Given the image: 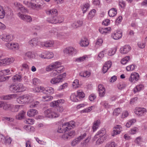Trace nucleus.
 Masks as SVG:
<instances>
[{"label":"nucleus","mask_w":147,"mask_h":147,"mask_svg":"<svg viewBox=\"0 0 147 147\" xmlns=\"http://www.w3.org/2000/svg\"><path fill=\"white\" fill-rule=\"evenodd\" d=\"M126 86V84L123 82H119L117 84L118 88L120 90L123 89Z\"/></svg>","instance_id":"obj_47"},{"label":"nucleus","mask_w":147,"mask_h":147,"mask_svg":"<svg viewBox=\"0 0 147 147\" xmlns=\"http://www.w3.org/2000/svg\"><path fill=\"white\" fill-rule=\"evenodd\" d=\"M144 87V86L142 84L137 86L134 89V93H136V92L140 91Z\"/></svg>","instance_id":"obj_34"},{"label":"nucleus","mask_w":147,"mask_h":147,"mask_svg":"<svg viewBox=\"0 0 147 147\" xmlns=\"http://www.w3.org/2000/svg\"><path fill=\"white\" fill-rule=\"evenodd\" d=\"M139 78V75L138 73L134 72L131 74L129 80L131 82H135L138 80Z\"/></svg>","instance_id":"obj_12"},{"label":"nucleus","mask_w":147,"mask_h":147,"mask_svg":"<svg viewBox=\"0 0 147 147\" xmlns=\"http://www.w3.org/2000/svg\"><path fill=\"white\" fill-rule=\"evenodd\" d=\"M80 44L82 47H86L89 44L88 41L86 37H84L81 39Z\"/></svg>","instance_id":"obj_24"},{"label":"nucleus","mask_w":147,"mask_h":147,"mask_svg":"<svg viewBox=\"0 0 147 147\" xmlns=\"http://www.w3.org/2000/svg\"><path fill=\"white\" fill-rule=\"evenodd\" d=\"M75 127V125L74 123H72V125L70 123H65V124L63 125L62 126H59L57 131L59 133L66 132L67 131L70 130Z\"/></svg>","instance_id":"obj_1"},{"label":"nucleus","mask_w":147,"mask_h":147,"mask_svg":"<svg viewBox=\"0 0 147 147\" xmlns=\"http://www.w3.org/2000/svg\"><path fill=\"white\" fill-rule=\"evenodd\" d=\"M100 123V122L99 120H97L94 122L92 127L93 131H95L97 129Z\"/></svg>","instance_id":"obj_38"},{"label":"nucleus","mask_w":147,"mask_h":147,"mask_svg":"<svg viewBox=\"0 0 147 147\" xmlns=\"http://www.w3.org/2000/svg\"><path fill=\"white\" fill-rule=\"evenodd\" d=\"M94 106H91L90 107H89L88 108L86 109L81 111L80 113H87L90 112L92 109H94Z\"/></svg>","instance_id":"obj_40"},{"label":"nucleus","mask_w":147,"mask_h":147,"mask_svg":"<svg viewBox=\"0 0 147 147\" xmlns=\"http://www.w3.org/2000/svg\"><path fill=\"white\" fill-rule=\"evenodd\" d=\"M99 32L102 34L104 33H106V28H100L99 29Z\"/></svg>","instance_id":"obj_64"},{"label":"nucleus","mask_w":147,"mask_h":147,"mask_svg":"<svg viewBox=\"0 0 147 147\" xmlns=\"http://www.w3.org/2000/svg\"><path fill=\"white\" fill-rule=\"evenodd\" d=\"M107 138V135H104L103 136L100 137L96 142V144H99L102 143Z\"/></svg>","instance_id":"obj_30"},{"label":"nucleus","mask_w":147,"mask_h":147,"mask_svg":"<svg viewBox=\"0 0 147 147\" xmlns=\"http://www.w3.org/2000/svg\"><path fill=\"white\" fill-rule=\"evenodd\" d=\"M121 111L120 108H116L114 110L113 112V114L114 115L117 116L120 113Z\"/></svg>","instance_id":"obj_56"},{"label":"nucleus","mask_w":147,"mask_h":147,"mask_svg":"<svg viewBox=\"0 0 147 147\" xmlns=\"http://www.w3.org/2000/svg\"><path fill=\"white\" fill-rule=\"evenodd\" d=\"M43 98L45 100V101H48L51 100L53 98V97L51 96L46 95Z\"/></svg>","instance_id":"obj_58"},{"label":"nucleus","mask_w":147,"mask_h":147,"mask_svg":"<svg viewBox=\"0 0 147 147\" xmlns=\"http://www.w3.org/2000/svg\"><path fill=\"white\" fill-rule=\"evenodd\" d=\"M86 136V133L82 134L77 138L71 142V145L73 146H75L77 144L80 142L81 140H83Z\"/></svg>","instance_id":"obj_8"},{"label":"nucleus","mask_w":147,"mask_h":147,"mask_svg":"<svg viewBox=\"0 0 147 147\" xmlns=\"http://www.w3.org/2000/svg\"><path fill=\"white\" fill-rule=\"evenodd\" d=\"M64 53L68 54L69 55L72 56L75 54L77 51L76 49L72 47H67L63 50Z\"/></svg>","instance_id":"obj_6"},{"label":"nucleus","mask_w":147,"mask_h":147,"mask_svg":"<svg viewBox=\"0 0 147 147\" xmlns=\"http://www.w3.org/2000/svg\"><path fill=\"white\" fill-rule=\"evenodd\" d=\"M26 56L29 58H33L35 57L34 54L33 53L30 51H28L25 53Z\"/></svg>","instance_id":"obj_45"},{"label":"nucleus","mask_w":147,"mask_h":147,"mask_svg":"<svg viewBox=\"0 0 147 147\" xmlns=\"http://www.w3.org/2000/svg\"><path fill=\"white\" fill-rule=\"evenodd\" d=\"M44 90H45V88L43 87L42 88L41 86L36 87L33 89V90L34 92H43Z\"/></svg>","instance_id":"obj_41"},{"label":"nucleus","mask_w":147,"mask_h":147,"mask_svg":"<svg viewBox=\"0 0 147 147\" xmlns=\"http://www.w3.org/2000/svg\"><path fill=\"white\" fill-rule=\"evenodd\" d=\"M23 97L24 103L30 102L32 101V99L31 96L24 95L23 96Z\"/></svg>","instance_id":"obj_31"},{"label":"nucleus","mask_w":147,"mask_h":147,"mask_svg":"<svg viewBox=\"0 0 147 147\" xmlns=\"http://www.w3.org/2000/svg\"><path fill=\"white\" fill-rule=\"evenodd\" d=\"M26 113L24 111H20L18 114L16 116V118L19 120L24 119Z\"/></svg>","instance_id":"obj_22"},{"label":"nucleus","mask_w":147,"mask_h":147,"mask_svg":"<svg viewBox=\"0 0 147 147\" xmlns=\"http://www.w3.org/2000/svg\"><path fill=\"white\" fill-rule=\"evenodd\" d=\"M1 38L2 39L6 42H9L13 39V37L10 35H4Z\"/></svg>","instance_id":"obj_26"},{"label":"nucleus","mask_w":147,"mask_h":147,"mask_svg":"<svg viewBox=\"0 0 147 147\" xmlns=\"http://www.w3.org/2000/svg\"><path fill=\"white\" fill-rule=\"evenodd\" d=\"M25 123L29 124L32 125L33 124V121L32 119H28L26 120Z\"/></svg>","instance_id":"obj_61"},{"label":"nucleus","mask_w":147,"mask_h":147,"mask_svg":"<svg viewBox=\"0 0 147 147\" xmlns=\"http://www.w3.org/2000/svg\"><path fill=\"white\" fill-rule=\"evenodd\" d=\"M90 73L87 71H86L84 72H80L79 74L80 76L84 77H88L90 76Z\"/></svg>","instance_id":"obj_42"},{"label":"nucleus","mask_w":147,"mask_h":147,"mask_svg":"<svg viewBox=\"0 0 147 147\" xmlns=\"http://www.w3.org/2000/svg\"><path fill=\"white\" fill-rule=\"evenodd\" d=\"M112 65V63L111 61H108L106 62L103 66L102 72L105 74L107 71L108 69L110 68Z\"/></svg>","instance_id":"obj_14"},{"label":"nucleus","mask_w":147,"mask_h":147,"mask_svg":"<svg viewBox=\"0 0 147 147\" xmlns=\"http://www.w3.org/2000/svg\"><path fill=\"white\" fill-rule=\"evenodd\" d=\"M40 82V80L37 78H34L33 79V84L34 85H37Z\"/></svg>","instance_id":"obj_60"},{"label":"nucleus","mask_w":147,"mask_h":147,"mask_svg":"<svg viewBox=\"0 0 147 147\" xmlns=\"http://www.w3.org/2000/svg\"><path fill=\"white\" fill-rule=\"evenodd\" d=\"M64 101V100L63 99L55 101L50 103V106L53 107H56L57 111L61 112L63 111V109L62 107L61 106V105L62 103H63Z\"/></svg>","instance_id":"obj_2"},{"label":"nucleus","mask_w":147,"mask_h":147,"mask_svg":"<svg viewBox=\"0 0 147 147\" xmlns=\"http://www.w3.org/2000/svg\"><path fill=\"white\" fill-rule=\"evenodd\" d=\"M18 16L26 22H30L32 21V18L29 16L23 15L20 13H19Z\"/></svg>","instance_id":"obj_13"},{"label":"nucleus","mask_w":147,"mask_h":147,"mask_svg":"<svg viewBox=\"0 0 147 147\" xmlns=\"http://www.w3.org/2000/svg\"><path fill=\"white\" fill-rule=\"evenodd\" d=\"M64 21V18L61 16L57 17L56 16L54 19L52 18V20L49 19H48V22L52 24L60 23Z\"/></svg>","instance_id":"obj_7"},{"label":"nucleus","mask_w":147,"mask_h":147,"mask_svg":"<svg viewBox=\"0 0 147 147\" xmlns=\"http://www.w3.org/2000/svg\"><path fill=\"white\" fill-rule=\"evenodd\" d=\"M44 1L43 0H37L36 8V10H38L41 8V7L44 4Z\"/></svg>","instance_id":"obj_36"},{"label":"nucleus","mask_w":147,"mask_h":147,"mask_svg":"<svg viewBox=\"0 0 147 147\" xmlns=\"http://www.w3.org/2000/svg\"><path fill=\"white\" fill-rule=\"evenodd\" d=\"M105 50L102 51L98 55L97 57V59L98 60H100V59L104 57V52Z\"/></svg>","instance_id":"obj_59"},{"label":"nucleus","mask_w":147,"mask_h":147,"mask_svg":"<svg viewBox=\"0 0 147 147\" xmlns=\"http://www.w3.org/2000/svg\"><path fill=\"white\" fill-rule=\"evenodd\" d=\"M12 80L13 82H20L22 80V78L20 75L16 74L13 77Z\"/></svg>","instance_id":"obj_32"},{"label":"nucleus","mask_w":147,"mask_h":147,"mask_svg":"<svg viewBox=\"0 0 147 147\" xmlns=\"http://www.w3.org/2000/svg\"><path fill=\"white\" fill-rule=\"evenodd\" d=\"M104 135H107L105 134V130H100L98 132L94 137V138L95 139L99 137L103 136Z\"/></svg>","instance_id":"obj_25"},{"label":"nucleus","mask_w":147,"mask_h":147,"mask_svg":"<svg viewBox=\"0 0 147 147\" xmlns=\"http://www.w3.org/2000/svg\"><path fill=\"white\" fill-rule=\"evenodd\" d=\"M17 101L18 103L20 104H22L24 103L23 96L18 98L17 99Z\"/></svg>","instance_id":"obj_57"},{"label":"nucleus","mask_w":147,"mask_h":147,"mask_svg":"<svg viewBox=\"0 0 147 147\" xmlns=\"http://www.w3.org/2000/svg\"><path fill=\"white\" fill-rule=\"evenodd\" d=\"M122 36V32L120 31L112 34V37L115 40H118L121 38Z\"/></svg>","instance_id":"obj_21"},{"label":"nucleus","mask_w":147,"mask_h":147,"mask_svg":"<svg viewBox=\"0 0 147 147\" xmlns=\"http://www.w3.org/2000/svg\"><path fill=\"white\" fill-rule=\"evenodd\" d=\"M20 106V105H16L14 106L12 105V107L10 109V111L12 112H17L19 109V107Z\"/></svg>","instance_id":"obj_43"},{"label":"nucleus","mask_w":147,"mask_h":147,"mask_svg":"<svg viewBox=\"0 0 147 147\" xmlns=\"http://www.w3.org/2000/svg\"><path fill=\"white\" fill-rule=\"evenodd\" d=\"M117 13V11L115 8H112L108 12V14L109 16L113 17L115 16Z\"/></svg>","instance_id":"obj_29"},{"label":"nucleus","mask_w":147,"mask_h":147,"mask_svg":"<svg viewBox=\"0 0 147 147\" xmlns=\"http://www.w3.org/2000/svg\"><path fill=\"white\" fill-rule=\"evenodd\" d=\"M38 112L35 109H31L27 113V115L30 117L34 116L36 115Z\"/></svg>","instance_id":"obj_27"},{"label":"nucleus","mask_w":147,"mask_h":147,"mask_svg":"<svg viewBox=\"0 0 147 147\" xmlns=\"http://www.w3.org/2000/svg\"><path fill=\"white\" fill-rule=\"evenodd\" d=\"M5 45L10 49L15 50L18 49V45L17 43H8L5 44Z\"/></svg>","instance_id":"obj_15"},{"label":"nucleus","mask_w":147,"mask_h":147,"mask_svg":"<svg viewBox=\"0 0 147 147\" xmlns=\"http://www.w3.org/2000/svg\"><path fill=\"white\" fill-rule=\"evenodd\" d=\"M9 90L13 93H17V85L13 84L9 86Z\"/></svg>","instance_id":"obj_37"},{"label":"nucleus","mask_w":147,"mask_h":147,"mask_svg":"<svg viewBox=\"0 0 147 147\" xmlns=\"http://www.w3.org/2000/svg\"><path fill=\"white\" fill-rule=\"evenodd\" d=\"M61 63L60 62H56L53 64H51L46 68L47 71H49L54 68H57L60 66Z\"/></svg>","instance_id":"obj_11"},{"label":"nucleus","mask_w":147,"mask_h":147,"mask_svg":"<svg viewBox=\"0 0 147 147\" xmlns=\"http://www.w3.org/2000/svg\"><path fill=\"white\" fill-rule=\"evenodd\" d=\"M54 90L51 87H48L45 88L43 93L47 94H51L54 92Z\"/></svg>","instance_id":"obj_28"},{"label":"nucleus","mask_w":147,"mask_h":147,"mask_svg":"<svg viewBox=\"0 0 147 147\" xmlns=\"http://www.w3.org/2000/svg\"><path fill=\"white\" fill-rule=\"evenodd\" d=\"M138 47L141 48H143L145 47V44L141 42H139L138 43Z\"/></svg>","instance_id":"obj_63"},{"label":"nucleus","mask_w":147,"mask_h":147,"mask_svg":"<svg viewBox=\"0 0 147 147\" xmlns=\"http://www.w3.org/2000/svg\"><path fill=\"white\" fill-rule=\"evenodd\" d=\"M37 0H31L30 3H29L30 4L31 8L33 9L36 10V5L37 4Z\"/></svg>","instance_id":"obj_33"},{"label":"nucleus","mask_w":147,"mask_h":147,"mask_svg":"<svg viewBox=\"0 0 147 147\" xmlns=\"http://www.w3.org/2000/svg\"><path fill=\"white\" fill-rule=\"evenodd\" d=\"M66 76V73L63 74L58 76L57 77L52 78L51 81V83L53 84H57L63 81V79Z\"/></svg>","instance_id":"obj_5"},{"label":"nucleus","mask_w":147,"mask_h":147,"mask_svg":"<svg viewBox=\"0 0 147 147\" xmlns=\"http://www.w3.org/2000/svg\"><path fill=\"white\" fill-rule=\"evenodd\" d=\"M122 129V127L119 125H117L114 128L113 133L112 134V136H114L115 135L120 133V130Z\"/></svg>","instance_id":"obj_19"},{"label":"nucleus","mask_w":147,"mask_h":147,"mask_svg":"<svg viewBox=\"0 0 147 147\" xmlns=\"http://www.w3.org/2000/svg\"><path fill=\"white\" fill-rule=\"evenodd\" d=\"M117 146V145L114 142H111L107 144L105 147H116Z\"/></svg>","instance_id":"obj_53"},{"label":"nucleus","mask_w":147,"mask_h":147,"mask_svg":"<svg viewBox=\"0 0 147 147\" xmlns=\"http://www.w3.org/2000/svg\"><path fill=\"white\" fill-rule=\"evenodd\" d=\"M86 58H87V57L86 56H84L76 58V60L78 62H80L85 60Z\"/></svg>","instance_id":"obj_55"},{"label":"nucleus","mask_w":147,"mask_h":147,"mask_svg":"<svg viewBox=\"0 0 147 147\" xmlns=\"http://www.w3.org/2000/svg\"><path fill=\"white\" fill-rule=\"evenodd\" d=\"M89 4L87 3H86L84 5L83 7L82 8V10L83 11V13H85L87 10L89 9Z\"/></svg>","instance_id":"obj_46"},{"label":"nucleus","mask_w":147,"mask_h":147,"mask_svg":"<svg viewBox=\"0 0 147 147\" xmlns=\"http://www.w3.org/2000/svg\"><path fill=\"white\" fill-rule=\"evenodd\" d=\"M29 44L32 46H34L37 45L38 43V40L36 38L32 39L29 42Z\"/></svg>","instance_id":"obj_39"},{"label":"nucleus","mask_w":147,"mask_h":147,"mask_svg":"<svg viewBox=\"0 0 147 147\" xmlns=\"http://www.w3.org/2000/svg\"><path fill=\"white\" fill-rule=\"evenodd\" d=\"M85 96V94L83 92L79 91H77V97H78L79 98H82L84 97Z\"/></svg>","instance_id":"obj_54"},{"label":"nucleus","mask_w":147,"mask_h":147,"mask_svg":"<svg viewBox=\"0 0 147 147\" xmlns=\"http://www.w3.org/2000/svg\"><path fill=\"white\" fill-rule=\"evenodd\" d=\"M54 55L52 52L49 51L46 52L45 54L41 55V57L42 58L50 59L53 57Z\"/></svg>","instance_id":"obj_17"},{"label":"nucleus","mask_w":147,"mask_h":147,"mask_svg":"<svg viewBox=\"0 0 147 147\" xmlns=\"http://www.w3.org/2000/svg\"><path fill=\"white\" fill-rule=\"evenodd\" d=\"M129 115V113L127 111H124L123 113H122V115L121 116V118H124L127 117Z\"/></svg>","instance_id":"obj_62"},{"label":"nucleus","mask_w":147,"mask_h":147,"mask_svg":"<svg viewBox=\"0 0 147 147\" xmlns=\"http://www.w3.org/2000/svg\"><path fill=\"white\" fill-rule=\"evenodd\" d=\"M5 13L2 6L0 5V18H3L5 15Z\"/></svg>","instance_id":"obj_52"},{"label":"nucleus","mask_w":147,"mask_h":147,"mask_svg":"<svg viewBox=\"0 0 147 147\" xmlns=\"http://www.w3.org/2000/svg\"><path fill=\"white\" fill-rule=\"evenodd\" d=\"M98 91L99 92V95L100 96H103L105 94V88L102 84H100L98 85Z\"/></svg>","instance_id":"obj_16"},{"label":"nucleus","mask_w":147,"mask_h":147,"mask_svg":"<svg viewBox=\"0 0 147 147\" xmlns=\"http://www.w3.org/2000/svg\"><path fill=\"white\" fill-rule=\"evenodd\" d=\"M45 47H50L53 46L54 41L53 40H49L45 42Z\"/></svg>","instance_id":"obj_44"},{"label":"nucleus","mask_w":147,"mask_h":147,"mask_svg":"<svg viewBox=\"0 0 147 147\" xmlns=\"http://www.w3.org/2000/svg\"><path fill=\"white\" fill-rule=\"evenodd\" d=\"M14 61L13 58H6L0 60V66L5 65H8L13 62Z\"/></svg>","instance_id":"obj_9"},{"label":"nucleus","mask_w":147,"mask_h":147,"mask_svg":"<svg viewBox=\"0 0 147 147\" xmlns=\"http://www.w3.org/2000/svg\"><path fill=\"white\" fill-rule=\"evenodd\" d=\"M146 112L145 108H136L135 110V114L139 116L144 115V113Z\"/></svg>","instance_id":"obj_10"},{"label":"nucleus","mask_w":147,"mask_h":147,"mask_svg":"<svg viewBox=\"0 0 147 147\" xmlns=\"http://www.w3.org/2000/svg\"><path fill=\"white\" fill-rule=\"evenodd\" d=\"M12 107V105L7 103L4 102L3 109L5 110H10L11 108Z\"/></svg>","instance_id":"obj_35"},{"label":"nucleus","mask_w":147,"mask_h":147,"mask_svg":"<svg viewBox=\"0 0 147 147\" xmlns=\"http://www.w3.org/2000/svg\"><path fill=\"white\" fill-rule=\"evenodd\" d=\"M136 66L134 65H131L127 66L126 67V69L128 71H133L134 70Z\"/></svg>","instance_id":"obj_49"},{"label":"nucleus","mask_w":147,"mask_h":147,"mask_svg":"<svg viewBox=\"0 0 147 147\" xmlns=\"http://www.w3.org/2000/svg\"><path fill=\"white\" fill-rule=\"evenodd\" d=\"M75 132L74 130H72L68 133H66L63 136V138L64 139H67L68 138H71L75 136Z\"/></svg>","instance_id":"obj_18"},{"label":"nucleus","mask_w":147,"mask_h":147,"mask_svg":"<svg viewBox=\"0 0 147 147\" xmlns=\"http://www.w3.org/2000/svg\"><path fill=\"white\" fill-rule=\"evenodd\" d=\"M117 50V48L115 47L110 49L109 52V56L113 55L115 53Z\"/></svg>","instance_id":"obj_51"},{"label":"nucleus","mask_w":147,"mask_h":147,"mask_svg":"<svg viewBox=\"0 0 147 147\" xmlns=\"http://www.w3.org/2000/svg\"><path fill=\"white\" fill-rule=\"evenodd\" d=\"M45 116L51 118H55L59 116V115L53 111L52 109H48L45 110L44 112Z\"/></svg>","instance_id":"obj_3"},{"label":"nucleus","mask_w":147,"mask_h":147,"mask_svg":"<svg viewBox=\"0 0 147 147\" xmlns=\"http://www.w3.org/2000/svg\"><path fill=\"white\" fill-rule=\"evenodd\" d=\"M17 93L22 92L26 89V87L21 83H19L17 85Z\"/></svg>","instance_id":"obj_23"},{"label":"nucleus","mask_w":147,"mask_h":147,"mask_svg":"<svg viewBox=\"0 0 147 147\" xmlns=\"http://www.w3.org/2000/svg\"><path fill=\"white\" fill-rule=\"evenodd\" d=\"M70 98L71 100L74 102H77L78 100V97H77V95H76L75 94H73L70 96Z\"/></svg>","instance_id":"obj_48"},{"label":"nucleus","mask_w":147,"mask_h":147,"mask_svg":"<svg viewBox=\"0 0 147 147\" xmlns=\"http://www.w3.org/2000/svg\"><path fill=\"white\" fill-rule=\"evenodd\" d=\"M131 49V47L128 45H126L120 49L121 53L125 54L128 53Z\"/></svg>","instance_id":"obj_20"},{"label":"nucleus","mask_w":147,"mask_h":147,"mask_svg":"<svg viewBox=\"0 0 147 147\" xmlns=\"http://www.w3.org/2000/svg\"><path fill=\"white\" fill-rule=\"evenodd\" d=\"M45 12L46 14L51 16L50 17L48 18L47 19V21L48 22V19H49L50 20L54 19V18L57 16L58 13V12L57 10L55 9H48L45 10Z\"/></svg>","instance_id":"obj_4"},{"label":"nucleus","mask_w":147,"mask_h":147,"mask_svg":"<svg viewBox=\"0 0 147 147\" xmlns=\"http://www.w3.org/2000/svg\"><path fill=\"white\" fill-rule=\"evenodd\" d=\"M96 12V10L94 9L92 10L89 13L88 15V18L90 19L92 18L94 16L95 13Z\"/></svg>","instance_id":"obj_50"}]
</instances>
